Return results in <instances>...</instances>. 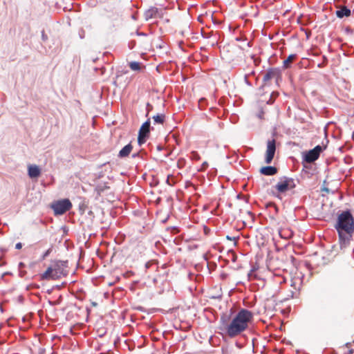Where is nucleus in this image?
<instances>
[{
	"mask_svg": "<svg viewBox=\"0 0 354 354\" xmlns=\"http://www.w3.org/2000/svg\"><path fill=\"white\" fill-rule=\"evenodd\" d=\"M226 238H227V239H229V240H234V241L236 240V238H235V237L232 238V237H230V236H227V237H226Z\"/></svg>",
	"mask_w": 354,
	"mask_h": 354,
	"instance_id": "393cba45",
	"label": "nucleus"
},
{
	"mask_svg": "<svg viewBox=\"0 0 354 354\" xmlns=\"http://www.w3.org/2000/svg\"><path fill=\"white\" fill-rule=\"evenodd\" d=\"M191 158L192 160H199L201 159V156L196 151H192L191 153Z\"/></svg>",
	"mask_w": 354,
	"mask_h": 354,
	"instance_id": "412c9836",
	"label": "nucleus"
},
{
	"mask_svg": "<svg viewBox=\"0 0 354 354\" xmlns=\"http://www.w3.org/2000/svg\"><path fill=\"white\" fill-rule=\"evenodd\" d=\"M150 132V120H147L144 122L140 128L138 142L139 145H142L145 142L146 138L149 136Z\"/></svg>",
	"mask_w": 354,
	"mask_h": 354,
	"instance_id": "0eeeda50",
	"label": "nucleus"
},
{
	"mask_svg": "<svg viewBox=\"0 0 354 354\" xmlns=\"http://www.w3.org/2000/svg\"><path fill=\"white\" fill-rule=\"evenodd\" d=\"M22 248V244L21 243H17L15 245L16 249H21Z\"/></svg>",
	"mask_w": 354,
	"mask_h": 354,
	"instance_id": "b1692460",
	"label": "nucleus"
},
{
	"mask_svg": "<svg viewBox=\"0 0 354 354\" xmlns=\"http://www.w3.org/2000/svg\"><path fill=\"white\" fill-rule=\"evenodd\" d=\"M354 277V248L352 250L350 258L344 259L337 266L335 278L339 286H345Z\"/></svg>",
	"mask_w": 354,
	"mask_h": 354,
	"instance_id": "7ed1b4c3",
	"label": "nucleus"
},
{
	"mask_svg": "<svg viewBox=\"0 0 354 354\" xmlns=\"http://www.w3.org/2000/svg\"><path fill=\"white\" fill-rule=\"evenodd\" d=\"M253 319V314L247 309H241L234 315L230 322L223 323V330L230 337H235L244 332Z\"/></svg>",
	"mask_w": 354,
	"mask_h": 354,
	"instance_id": "f03ea898",
	"label": "nucleus"
},
{
	"mask_svg": "<svg viewBox=\"0 0 354 354\" xmlns=\"http://www.w3.org/2000/svg\"><path fill=\"white\" fill-rule=\"evenodd\" d=\"M297 55L296 54L290 55L283 62V67L284 68H289L291 66L292 63L297 59Z\"/></svg>",
	"mask_w": 354,
	"mask_h": 354,
	"instance_id": "f3484780",
	"label": "nucleus"
},
{
	"mask_svg": "<svg viewBox=\"0 0 354 354\" xmlns=\"http://www.w3.org/2000/svg\"><path fill=\"white\" fill-rule=\"evenodd\" d=\"M322 151V147L319 145L316 146L314 149L308 151L304 157L305 161L311 163L318 159L320 153Z\"/></svg>",
	"mask_w": 354,
	"mask_h": 354,
	"instance_id": "1a4fd4ad",
	"label": "nucleus"
},
{
	"mask_svg": "<svg viewBox=\"0 0 354 354\" xmlns=\"http://www.w3.org/2000/svg\"><path fill=\"white\" fill-rule=\"evenodd\" d=\"M279 77V71L277 69L271 68L263 75V80L267 82L272 79H278Z\"/></svg>",
	"mask_w": 354,
	"mask_h": 354,
	"instance_id": "f8f14e48",
	"label": "nucleus"
},
{
	"mask_svg": "<svg viewBox=\"0 0 354 354\" xmlns=\"http://www.w3.org/2000/svg\"><path fill=\"white\" fill-rule=\"evenodd\" d=\"M51 252V249H48V250H46V252L42 255L41 257V259L44 260L46 259V257H48L49 255V254Z\"/></svg>",
	"mask_w": 354,
	"mask_h": 354,
	"instance_id": "4be33fe9",
	"label": "nucleus"
},
{
	"mask_svg": "<svg viewBox=\"0 0 354 354\" xmlns=\"http://www.w3.org/2000/svg\"><path fill=\"white\" fill-rule=\"evenodd\" d=\"M165 116L164 114H158L153 117L154 122L160 124H163L165 122Z\"/></svg>",
	"mask_w": 354,
	"mask_h": 354,
	"instance_id": "aec40b11",
	"label": "nucleus"
},
{
	"mask_svg": "<svg viewBox=\"0 0 354 354\" xmlns=\"http://www.w3.org/2000/svg\"><path fill=\"white\" fill-rule=\"evenodd\" d=\"M146 17L149 18H162V10H159L156 7H153L149 8L145 12Z\"/></svg>",
	"mask_w": 354,
	"mask_h": 354,
	"instance_id": "9b49d317",
	"label": "nucleus"
},
{
	"mask_svg": "<svg viewBox=\"0 0 354 354\" xmlns=\"http://www.w3.org/2000/svg\"><path fill=\"white\" fill-rule=\"evenodd\" d=\"M72 207V203L68 199L57 201L52 203L51 208L55 215H62Z\"/></svg>",
	"mask_w": 354,
	"mask_h": 354,
	"instance_id": "20e7f679",
	"label": "nucleus"
},
{
	"mask_svg": "<svg viewBox=\"0 0 354 354\" xmlns=\"http://www.w3.org/2000/svg\"><path fill=\"white\" fill-rule=\"evenodd\" d=\"M129 66L133 71L142 72L145 70L146 66L138 62H131L129 63Z\"/></svg>",
	"mask_w": 354,
	"mask_h": 354,
	"instance_id": "4468645a",
	"label": "nucleus"
},
{
	"mask_svg": "<svg viewBox=\"0 0 354 354\" xmlns=\"http://www.w3.org/2000/svg\"><path fill=\"white\" fill-rule=\"evenodd\" d=\"M336 15L338 17L340 18L344 17H348L351 15V10L346 7H343L337 11Z\"/></svg>",
	"mask_w": 354,
	"mask_h": 354,
	"instance_id": "6ab92c4d",
	"label": "nucleus"
},
{
	"mask_svg": "<svg viewBox=\"0 0 354 354\" xmlns=\"http://www.w3.org/2000/svg\"><path fill=\"white\" fill-rule=\"evenodd\" d=\"M50 266L53 267L55 273H56L55 274L57 276V279L67 274L66 268L68 266L66 261H55L52 262Z\"/></svg>",
	"mask_w": 354,
	"mask_h": 354,
	"instance_id": "423d86ee",
	"label": "nucleus"
},
{
	"mask_svg": "<svg viewBox=\"0 0 354 354\" xmlns=\"http://www.w3.org/2000/svg\"><path fill=\"white\" fill-rule=\"evenodd\" d=\"M152 109H153V106L150 103H147V115H148L149 111H151Z\"/></svg>",
	"mask_w": 354,
	"mask_h": 354,
	"instance_id": "5701e85b",
	"label": "nucleus"
},
{
	"mask_svg": "<svg viewBox=\"0 0 354 354\" xmlns=\"http://www.w3.org/2000/svg\"><path fill=\"white\" fill-rule=\"evenodd\" d=\"M260 172L265 176H273L277 173V169L273 166H266L261 167Z\"/></svg>",
	"mask_w": 354,
	"mask_h": 354,
	"instance_id": "2eb2a0df",
	"label": "nucleus"
},
{
	"mask_svg": "<svg viewBox=\"0 0 354 354\" xmlns=\"http://www.w3.org/2000/svg\"><path fill=\"white\" fill-rule=\"evenodd\" d=\"M133 149V147L131 144H128L126 146H124L119 152V156L120 158H124L129 155L131 150Z\"/></svg>",
	"mask_w": 354,
	"mask_h": 354,
	"instance_id": "a211bd4d",
	"label": "nucleus"
},
{
	"mask_svg": "<svg viewBox=\"0 0 354 354\" xmlns=\"http://www.w3.org/2000/svg\"><path fill=\"white\" fill-rule=\"evenodd\" d=\"M278 233L280 237L284 239H288L293 234L292 232L288 228H281L278 230Z\"/></svg>",
	"mask_w": 354,
	"mask_h": 354,
	"instance_id": "dca6fc26",
	"label": "nucleus"
},
{
	"mask_svg": "<svg viewBox=\"0 0 354 354\" xmlns=\"http://www.w3.org/2000/svg\"><path fill=\"white\" fill-rule=\"evenodd\" d=\"M28 173L31 178H38L41 174V169L36 165H30L28 167Z\"/></svg>",
	"mask_w": 354,
	"mask_h": 354,
	"instance_id": "ddd939ff",
	"label": "nucleus"
},
{
	"mask_svg": "<svg viewBox=\"0 0 354 354\" xmlns=\"http://www.w3.org/2000/svg\"><path fill=\"white\" fill-rule=\"evenodd\" d=\"M276 151V140L274 139L269 140L267 142V149L266 151L265 162L270 164L274 158Z\"/></svg>",
	"mask_w": 354,
	"mask_h": 354,
	"instance_id": "6e6552de",
	"label": "nucleus"
},
{
	"mask_svg": "<svg viewBox=\"0 0 354 354\" xmlns=\"http://www.w3.org/2000/svg\"><path fill=\"white\" fill-rule=\"evenodd\" d=\"M54 270L51 266H50L46 270L40 275L41 280H57V276L55 274Z\"/></svg>",
	"mask_w": 354,
	"mask_h": 354,
	"instance_id": "9d476101",
	"label": "nucleus"
},
{
	"mask_svg": "<svg viewBox=\"0 0 354 354\" xmlns=\"http://www.w3.org/2000/svg\"><path fill=\"white\" fill-rule=\"evenodd\" d=\"M296 185L294 179L288 177H283L276 185L275 189L279 193H285L288 190L294 189Z\"/></svg>",
	"mask_w": 354,
	"mask_h": 354,
	"instance_id": "39448f33",
	"label": "nucleus"
},
{
	"mask_svg": "<svg viewBox=\"0 0 354 354\" xmlns=\"http://www.w3.org/2000/svg\"><path fill=\"white\" fill-rule=\"evenodd\" d=\"M203 166H205V167H207L208 164H207L206 162H205L203 164Z\"/></svg>",
	"mask_w": 354,
	"mask_h": 354,
	"instance_id": "a878e982",
	"label": "nucleus"
},
{
	"mask_svg": "<svg viewBox=\"0 0 354 354\" xmlns=\"http://www.w3.org/2000/svg\"><path fill=\"white\" fill-rule=\"evenodd\" d=\"M334 227L338 234L340 252L344 254L354 234V217L349 210L343 211L337 215Z\"/></svg>",
	"mask_w": 354,
	"mask_h": 354,
	"instance_id": "f257e3e1",
	"label": "nucleus"
}]
</instances>
